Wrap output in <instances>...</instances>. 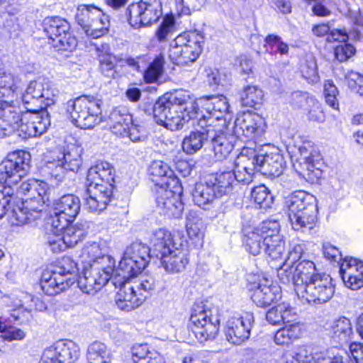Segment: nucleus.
<instances>
[{
	"mask_svg": "<svg viewBox=\"0 0 363 363\" xmlns=\"http://www.w3.org/2000/svg\"><path fill=\"white\" fill-rule=\"evenodd\" d=\"M130 280L136 291L138 293H143L146 296L155 289L156 286L155 279L149 275L142 276L138 280Z\"/></svg>",
	"mask_w": 363,
	"mask_h": 363,
	"instance_id": "nucleus-56",
	"label": "nucleus"
},
{
	"mask_svg": "<svg viewBox=\"0 0 363 363\" xmlns=\"http://www.w3.org/2000/svg\"><path fill=\"white\" fill-rule=\"evenodd\" d=\"M318 67L315 60L310 57L305 60L301 66L302 76L308 80V83H315L318 80Z\"/></svg>",
	"mask_w": 363,
	"mask_h": 363,
	"instance_id": "nucleus-57",
	"label": "nucleus"
},
{
	"mask_svg": "<svg viewBox=\"0 0 363 363\" xmlns=\"http://www.w3.org/2000/svg\"><path fill=\"white\" fill-rule=\"evenodd\" d=\"M101 99L91 95H82L67 102V111L72 123L82 129H92L102 120Z\"/></svg>",
	"mask_w": 363,
	"mask_h": 363,
	"instance_id": "nucleus-3",
	"label": "nucleus"
},
{
	"mask_svg": "<svg viewBox=\"0 0 363 363\" xmlns=\"http://www.w3.org/2000/svg\"><path fill=\"white\" fill-rule=\"evenodd\" d=\"M204 44L203 35L197 30L184 32L171 43L169 57L178 65L194 62L201 55Z\"/></svg>",
	"mask_w": 363,
	"mask_h": 363,
	"instance_id": "nucleus-4",
	"label": "nucleus"
},
{
	"mask_svg": "<svg viewBox=\"0 0 363 363\" xmlns=\"http://www.w3.org/2000/svg\"><path fill=\"white\" fill-rule=\"evenodd\" d=\"M13 195L14 191L11 186L0 184V219L11 208V204Z\"/></svg>",
	"mask_w": 363,
	"mask_h": 363,
	"instance_id": "nucleus-58",
	"label": "nucleus"
},
{
	"mask_svg": "<svg viewBox=\"0 0 363 363\" xmlns=\"http://www.w3.org/2000/svg\"><path fill=\"white\" fill-rule=\"evenodd\" d=\"M203 223L201 219L194 212H189L186 216V228L188 236L193 240H200L203 238L201 230Z\"/></svg>",
	"mask_w": 363,
	"mask_h": 363,
	"instance_id": "nucleus-49",
	"label": "nucleus"
},
{
	"mask_svg": "<svg viewBox=\"0 0 363 363\" xmlns=\"http://www.w3.org/2000/svg\"><path fill=\"white\" fill-rule=\"evenodd\" d=\"M75 19L87 36L99 38L109 26V17L94 5H80L77 9Z\"/></svg>",
	"mask_w": 363,
	"mask_h": 363,
	"instance_id": "nucleus-8",
	"label": "nucleus"
},
{
	"mask_svg": "<svg viewBox=\"0 0 363 363\" xmlns=\"http://www.w3.org/2000/svg\"><path fill=\"white\" fill-rule=\"evenodd\" d=\"M23 113L18 107H0V138L10 136L15 133V128Z\"/></svg>",
	"mask_w": 363,
	"mask_h": 363,
	"instance_id": "nucleus-30",
	"label": "nucleus"
},
{
	"mask_svg": "<svg viewBox=\"0 0 363 363\" xmlns=\"http://www.w3.org/2000/svg\"><path fill=\"white\" fill-rule=\"evenodd\" d=\"M318 207H310L305 212L289 217L292 228L303 233L312 234L318 222Z\"/></svg>",
	"mask_w": 363,
	"mask_h": 363,
	"instance_id": "nucleus-28",
	"label": "nucleus"
},
{
	"mask_svg": "<svg viewBox=\"0 0 363 363\" xmlns=\"http://www.w3.org/2000/svg\"><path fill=\"white\" fill-rule=\"evenodd\" d=\"M320 274L317 272L315 264L307 259L295 262L294 265L283 263L277 269L279 281L286 286L293 285L296 293L299 291L301 286L304 287L305 284L314 281L316 277Z\"/></svg>",
	"mask_w": 363,
	"mask_h": 363,
	"instance_id": "nucleus-5",
	"label": "nucleus"
},
{
	"mask_svg": "<svg viewBox=\"0 0 363 363\" xmlns=\"http://www.w3.org/2000/svg\"><path fill=\"white\" fill-rule=\"evenodd\" d=\"M257 119H259L258 116L252 113H243L235 120V125L243 132L247 137H251L257 130L258 125Z\"/></svg>",
	"mask_w": 363,
	"mask_h": 363,
	"instance_id": "nucleus-44",
	"label": "nucleus"
},
{
	"mask_svg": "<svg viewBox=\"0 0 363 363\" xmlns=\"http://www.w3.org/2000/svg\"><path fill=\"white\" fill-rule=\"evenodd\" d=\"M101 255L102 252L99 245L96 242H92L87 243L83 247L79 257L83 264V267L86 266L89 267L94 263V261L96 260Z\"/></svg>",
	"mask_w": 363,
	"mask_h": 363,
	"instance_id": "nucleus-51",
	"label": "nucleus"
},
{
	"mask_svg": "<svg viewBox=\"0 0 363 363\" xmlns=\"http://www.w3.org/2000/svg\"><path fill=\"white\" fill-rule=\"evenodd\" d=\"M113 184L86 182L85 206L91 212H101L113 199Z\"/></svg>",
	"mask_w": 363,
	"mask_h": 363,
	"instance_id": "nucleus-18",
	"label": "nucleus"
},
{
	"mask_svg": "<svg viewBox=\"0 0 363 363\" xmlns=\"http://www.w3.org/2000/svg\"><path fill=\"white\" fill-rule=\"evenodd\" d=\"M50 188L43 181L28 179L23 182L19 192L26 196L22 206H16L11 210V222L15 225H22L41 218L45 212L44 205L50 201Z\"/></svg>",
	"mask_w": 363,
	"mask_h": 363,
	"instance_id": "nucleus-2",
	"label": "nucleus"
},
{
	"mask_svg": "<svg viewBox=\"0 0 363 363\" xmlns=\"http://www.w3.org/2000/svg\"><path fill=\"white\" fill-rule=\"evenodd\" d=\"M258 159H259V155H257L255 152H251L250 155L241 152L235 161V166L241 170H248L254 174L255 172H259Z\"/></svg>",
	"mask_w": 363,
	"mask_h": 363,
	"instance_id": "nucleus-45",
	"label": "nucleus"
},
{
	"mask_svg": "<svg viewBox=\"0 0 363 363\" xmlns=\"http://www.w3.org/2000/svg\"><path fill=\"white\" fill-rule=\"evenodd\" d=\"M125 136L128 137L133 143L143 142L147 139V136L143 128L134 124L133 122H132L129 127Z\"/></svg>",
	"mask_w": 363,
	"mask_h": 363,
	"instance_id": "nucleus-64",
	"label": "nucleus"
},
{
	"mask_svg": "<svg viewBox=\"0 0 363 363\" xmlns=\"http://www.w3.org/2000/svg\"><path fill=\"white\" fill-rule=\"evenodd\" d=\"M129 23L132 27L140 28L156 23L162 16L160 0H141L128 7Z\"/></svg>",
	"mask_w": 363,
	"mask_h": 363,
	"instance_id": "nucleus-14",
	"label": "nucleus"
},
{
	"mask_svg": "<svg viewBox=\"0 0 363 363\" xmlns=\"http://www.w3.org/2000/svg\"><path fill=\"white\" fill-rule=\"evenodd\" d=\"M243 245L245 250L253 256L259 255L262 250L264 251L262 234L255 228L250 231H245Z\"/></svg>",
	"mask_w": 363,
	"mask_h": 363,
	"instance_id": "nucleus-41",
	"label": "nucleus"
},
{
	"mask_svg": "<svg viewBox=\"0 0 363 363\" xmlns=\"http://www.w3.org/2000/svg\"><path fill=\"white\" fill-rule=\"evenodd\" d=\"M355 53V48L350 44L340 45L335 49V55L340 62H345Z\"/></svg>",
	"mask_w": 363,
	"mask_h": 363,
	"instance_id": "nucleus-63",
	"label": "nucleus"
},
{
	"mask_svg": "<svg viewBox=\"0 0 363 363\" xmlns=\"http://www.w3.org/2000/svg\"><path fill=\"white\" fill-rule=\"evenodd\" d=\"M82 157L76 148L65 151L62 157L47 162L44 171L57 181L61 182L67 171L77 172L82 165Z\"/></svg>",
	"mask_w": 363,
	"mask_h": 363,
	"instance_id": "nucleus-17",
	"label": "nucleus"
},
{
	"mask_svg": "<svg viewBox=\"0 0 363 363\" xmlns=\"http://www.w3.org/2000/svg\"><path fill=\"white\" fill-rule=\"evenodd\" d=\"M258 163L259 164V172L272 177L280 176L286 165L285 160L279 150L264 155H259Z\"/></svg>",
	"mask_w": 363,
	"mask_h": 363,
	"instance_id": "nucleus-26",
	"label": "nucleus"
},
{
	"mask_svg": "<svg viewBox=\"0 0 363 363\" xmlns=\"http://www.w3.org/2000/svg\"><path fill=\"white\" fill-rule=\"evenodd\" d=\"M19 101L21 100L28 109L43 110L55 103L53 92H18Z\"/></svg>",
	"mask_w": 363,
	"mask_h": 363,
	"instance_id": "nucleus-32",
	"label": "nucleus"
},
{
	"mask_svg": "<svg viewBox=\"0 0 363 363\" xmlns=\"http://www.w3.org/2000/svg\"><path fill=\"white\" fill-rule=\"evenodd\" d=\"M70 223L67 222V225L62 229H56V230L60 233L69 247H72L85 238L86 226L84 223L71 224ZM52 228L55 230V228Z\"/></svg>",
	"mask_w": 363,
	"mask_h": 363,
	"instance_id": "nucleus-38",
	"label": "nucleus"
},
{
	"mask_svg": "<svg viewBox=\"0 0 363 363\" xmlns=\"http://www.w3.org/2000/svg\"><path fill=\"white\" fill-rule=\"evenodd\" d=\"M51 346L61 363H74L79 357V347L72 340H60Z\"/></svg>",
	"mask_w": 363,
	"mask_h": 363,
	"instance_id": "nucleus-34",
	"label": "nucleus"
},
{
	"mask_svg": "<svg viewBox=\"0 0 363 363\" xmlns=\"http://www.w3.org/2000/svg\"><path fill=\"white\" fill-rule=\"evenodd\" d=\"M52 233L45 235V245L54 253H59L65 250L69 246L66 244L60 232L52 228Z\"/></svg>",
	"mask_w": 363,
	"mask_h": 363,
	"instance_id": "nucleus-55",
	"label": "nucleus"
},
{
	"mask_svg": "<svg viewBox=\"0 0 363 363\" xmlns=\"http://www.w3.org/2000/svg\"><path fill=\"white\" fill-rule=\"evenodd\" d=\"M86 356L89 363H111L113 358L108 347L98 341L89 345Z\"/></svg>",
	"mask_w": 363,
	"mask_h": 363,
	"instance_id": "nucleus-40",
	"label": "nucleus"
},
{
	"mask_svg": "<svg viewBox=\"0 0 363 363\" xmlns=\"http://www.w3.org/2000/svg\"><path fill=\"white\" fill-rule=\"evenodd\" d=\"M55 272L65 278H74L78 272L77 264L68 256H65L60 262V265L57 267Z\"/></svg>",
	"mask_w": 363,
	"mask_h": 363,
	"instance_id": "nucleus-54",
	"label": "nucleus"
},
{
	"mask_svg": "<svg viewBox=\"0 0 363 363\" xmlns=\"http://www.w3.org/2000/svg\"><path fill=\"white\" fill-rule=\"evenodd\" d=\"M152 252L158 258L182 247L181 243L175 242L174 235L165 228L156 230L151 238Z\"/></svg>",
	"mask_w": 363,
	"mask_h": 363,
	"instance_id": "nucleus-25",
	"label": "nucleus"
},
{
	"mask_svg": "<svg viewBox=\"0 0 363 363\" xmlns=\"http://www.w3.org/2000/svg\"><path fill=\"white\" fill-rule=\"evenodd\" d=\"M96 49L98 52H104L106 54L100 60L102 72L108 77L116 78L117 75V72L115 70L116 57L108 54L109 51L108 45H101L100 47L96 45Z\"/></svg>",
	"mask_w": 363,
	"mask_h": 363,
	"instance_id": "nucleus-47",
	"label": "nucleus"
},
{
	"mask_svg": "<svg viewBox=\"0 0 363 363\" xmlns=\"http://www.w3.org/2000/svg\"><path fill=\"white\" fill-rule=\"evenodd\" d=\"M164 60L162 57L156 58L149 66L144 74V79L147 83H160V79L163 72Z\"/></svg>",
	"mask_w": 363,
	"mask_h": 363,
	"instance_id": "nucleus-53",
	"label": "nucleus"
},
{
	"mask_svg": "<svg viewBox=\"0 0 363 363\" xmlns=\"http://www.w3.org/2000/svg\"><path fill=\"white\" fill-rule=\"evenodd\" d=\"M255 229L259 231V234H262L263 240H266L267 238L274 239L273 238H275V235H281L279 234V224L277 221H264Z\"/></svg>",
	"mask_w": 363,
	"mask_h": 363,
	"instance_id": "nucleus-60",
	"label": "nucleus"
},
{
	"mask_svg": "<svg viewBox=\"0 0 363 363\" xmlns=\"http://www.w3.org/2000/svg\"><path fill=\"white\" fill-rule=\"evenodd\" d=\"M130 278H123L125 281L120 284L119 290L115 297L117 307L127 312L139 307L146 298L145 294L136 291Z\"/></svg>",
	"mask_w": 363,
	"mask_h": 363,
	"instance_id": "nucleus-20",
	"label": "nucleus"
},
{
	"mask_svg": "<svg viewBox=\"0 0 363 363\" xmlns=\"http://www.w3.org/2000/svg\"><path fill=\"white\" fill-rule=\"evenodd\" d=\"M318 207L316 199L304 191H294L285 197L284 207L289 217L305 212L308 208Z\"/></svg>",
	"mask_w": 363,
	"mask_h": 363,
	"instance_id": "nucleus-22",
	"label": "nucleus"
},
{
	"mask_svg": "<svg viewBox=\"0 0 363 363\" xmlns=\"http://www.w3.org/2000/svg\"><path fill=\"white\" fill-rule=\"evenodd\" d=\"M251 197L260 208H269L273 203V196L264 185L254 187L251 191Z\"/></svg>",
	"mask_w": 363,
	"mask_h": 363,
	"instance_id": "nucleus-50",
	"label": "nucleus"
},
{
	"mask_svg": "<svg viewBox=\"0 0 363 363\" xmlns=\"http://www.w3.org/2000/svg\"><path fill=\"white\" fill-rule=\"evenodd\" d=\"M114 169L106 161L96 162L88 170L86 182L113 184Z\"/></svg>",
	"mask_w": 363,
	"mask_h": 363,
	"instance_id": "nucleus-31",
	"label": "nucleus"
},
{
	"mask_svg": "<svg viewBox=\"0 0 363 363\" xmlns=\"http://www.w3.org/2000/svg\"><path fill=\"white\" fill-rule=\"evenodd\" d=\"M267 238L263 240L264 252L272 259L280 258L285 252V242L281 235H275V238Z\"/></svg>",
	"mask_w": 363,
	"mask_h": 363,
	"instance_id": "nucleus-48",
	"label": "nucleus"
},
{
	"mask_svg": "<svg viewBox=\"0 0 363 363\" xmlns=\"http://www.w3.org/2000/svg\"><path fill=\"white\" fill-rule=\"evenodd\" d=\"M190 328L196 338L203 342L213 340L219 330V320L213 317L211 308L203 303H195L191 309Z\"/></svg>",
	"mask_w": 363,
	"mask_h": 363,
	"instance_id": "nucleus-6",
	"label": "nucleus"
},
{
	"mask_svg": "<svg viewBox=\"0 0 363 363\" xmlns=\"http://www.w3.org/2000/svg\"><path fill=\"white\" fill-rule=\"evenodd\" d=\"M174 32V19L172 16H165L155 32L159 41H164Z\"/></svg>",
	"mask_w": 363,
	"mask_h": 363,
	"instance_id": "nucleus-59",
	"label": "nucleus"
},
{
	"mask_svg": "<svg viewBox=\"0 0 363 363\" xmlns=\"http://www.w3.org/2000/svg\"><path fill=\"white\" fill-rule=\"evenodd\" d=\"M254 322V315L250 312H245L239 317H231L225 328L226 340L235 345H242L250 338Z\"/></svg>",
	"mask_w": 363,
	"mask_h": 363,
	"instance_id": "nucleus-16",
	"label": "nucleus"
},
{
	"mask_svg": "<svg viewBox=\"0 0 363 363\" xmlns=\"http://www.w3.org/2000/svg\"><path fill=\"white\" fill-rule=\"evenodd\" d=\"M108 281L106 277H101L91 268L83 267L82 274L79 276L77 284L83 293L94 294L104 286Z\"/></svg>",
	"mask_w": 363,
	"mask_h": 363,
	"instance_id": "nucleus-29",
	"label": "nucleus"
},
{
	"mask_svg": "<svg viewBox=\"0 0 363 363\" xmlns=\"http://www.w3.org/2000/svg\"><path fill=\"white\" fill-rule=\"evenodd\" d=\"M196 120V127L184 136L182 143V150L186 155L199 152L213 136L212 118L201 116Z\"/></svg>",
	"mask_w": 363,
	"mask_h": 363,
	"instance_id": "nucleus-15",
	"label": "nucleus"
},
{
	"mask_svg": "<svg viewBox=\"0 0 363 363\" xmlns=\"http://www.w3.org/2000/svg\"><path fill=\"white\" fill-rule=\"evenodd\" d=\"M159 259L164 269L172 274L184 271L189 261L187 252L182 247L176 248Z\"/></svg>",
	"mask_w": 363,
	"mask_h": 363,
	"instance_id": "nucleus-27",
	"label": "nucleus"
},
{
	"mask_svg": "<svg viewBox=\"0 0 363 363\" xmlns=\"http://www.w3.org/2000/svg\"><path fill=\"white\" fill-rule=\"evenodd\" d=\"M208 179L218 198L229 194L233 188L234 174L232 172H223L208 175Z\"/></svg>",
	"mask_w": 363,
	"mask_h": 363,
	"instance_id": "nucleus-35",
	"label": "nucleus"
},
{
	"mask_svg": "<svg viewBox=\"0 0 363 363\" xmlns=\"http://www.w3.org/2000/svg\"><path fill=\"white\" fill-rule=\"evenodd\" d=\"M335 293V286L330 275L322 274L311 281L305 284V286L296 292L298 298L308 303L323 304L330 300Z\"/></svg>",
	"mask_w": 363,
	"mask_h": 363,
	"instance_id": "nucleus-12",
	"label": "nucleus"
},
{
	"mask_svg": "<svg viewBox=\"0 0 363 363\" xmlns=\"http://www.w3.org/2000/svg\"><path fill=\"white\" fill-rule=\"evenodd\" d=\"M340 272L347 287L357 290L363 286V262L346 257L341 262Z\"/></svg>",
	"mask_w": 363,
	"mask_h": 363,
	"instance_id": "nucleus-21",
	"label": "nucleus"
},
{
	"mask_svg": "<svg viewBox=\"0 0 363 363\" xmlns=\"http://www.w3.org/2000/svg\"><path fill=\"white\" fill-rule=\"evenodd\" d=\"M209 140H211L215 157L218 160L225 159L233 149L229 137L221 130H216L213 128V136Z\"/></svg>",
	"mask_w": 363,
	"mask_h": 363,
	"instance_id": "nucleus-36",
	"label": "nucleus"
},
{
	"mask_svg": "<svg viewBox=\"0 0 363 363\" xmlns=\"http://www.w3.org/2000/svg\"><path fill=\"white\" fill-rule=\"evenodd\" d=\"M296 161L302 169L301 174L309 180L320 177L322 157L318 149L311 143H303L298 149Z\"/></svg>",
	"mask_w": 363,
	"mask_h": 363,
	"instance_id": "nucleus-19",
	"label": "nucleus"
},
{
	"mask_svg": "<svg viewBox=\"0 0 363 363\" xmlns=\"http://www.w3.org/2000/svg\"><path fill=\"white\" fill-rule=\"evenodd\" d=\"M333 338L337 342H347L352 334V328L350 319L341 317L333 323L331 326Z\"/></svg>",
	"mask_w": 363,
	"mask_h": 363,
	"instance_id": "nucleus-43",
	"label": "nucleus"
},
{
	"mask_svg": "<svg viewBox=\"0 0 363 363\" xmlns=\"http://www.w3.org/2000/svg\"><path fill=\"white\" fill-rule=\"evenodd\" d=\"M149 173L152 177V180L155 184V188L160 186H167L170 180L179 179L173 170L166 162L161 160L153 161L149 167Z\"/></svg>",
	"mask_w": 363,
	"mask_h": 363,
	"instance_id": "nucleus-33",
	"label": "nucleus"
},
{
	"mask_svg": "<svg viewBox=\"0 0 363 363\" xmlns=\"http://www.w3.org/2000/svg\"><path fill=\"white\" fill-rule=\"evenodd\" d=\"M79 199L73 194L62 196L53 202L48 223L55 229H62L67 222H72L80 211Z\"/></svg>",
	"mask_w": 363,
	"mask_h": 363,
	"instance_id": "nucleus-13",
	"label": "nucleus"
},
{
	"mask_svg": "<svg viewBox=\"0 0 363 363\" xmlns=\"http://www.w3.org/2000/svg\"><path fill=\"white\" fill-rule=\"evenodd\" d=\"M208 111L228 112L230 106L223 95H211L196 99L194 95L182 92H165L155 103L153 108L155 121L166 128L179 130L185 124L202 116L199 106Z\"/></svg>",
	"mask_w": 363,
	"mask_h": 363,
	"instance_id": "nucleus-1",
	"label": "nucleus"
},
{
	"mask_svg": "<svg viewBox=\"0 0 363 363\" xmlns=\"http://www.w3.org/2000/svg\"><path fill=\"white\" fill-rule=\"evenodd\" d=\"M155 201L159 213L169 218L182 216L184 206L180 199L182 186L179 179H172L167 186L155 188Z\"/></svg>",
	"mask_w": 363,
	"mask_h": 363,
	"instance_id": "nucleus-7",
	"label": "nucleus"
},
{
	"mask_svg": "<svg viewBox=\"0 0 363 363\" xmlns=\"http://www.w3.org/2000/svg\"><path fill=\"white\" fill-rule=\"evenodd\" d=\"M192 196L194 203L203 208L212 203L216 198H218L208 177L206 178L204 182H199L195 184Z\"/></svg>",
	"mask_w": 363,
	"mask_h": 363,
	"instance_id": "nucleus-37",
	"label": "nucleus"
},
{
	"mask_svg": "<svg viewBox=\"0 0 363 363\" xmlns=\"http://www.w3.org/2000/svg\"><path fill=\"white\" fill-rule=\"evenodd\" d=\"M30 155L23 150L9 153L0 164V183L11 186L21 181L30 168Z\"/></svg>",
	"mask_w": 363,
	"mask_h": 363,
	"instance_id": "nucleus-10",
	"label": "nucleus"
},
{
	"mask_svg": "<svg viewBox=\"0 0 363 363\" xmlns=\"http://www.w3.org/2000/svg\"><path fill=\"white\" fill-rule=\"evenodd\" d=\"M109 123L131 124L133 122L132 116L128 110L123 107H117L113 108L108 116Z\"/></svg>",
	"mask_w": 363,
	"mask_h": 363,
	"instance_id": "nucleus-61",
	"label": "nucleus"
},
{
	"mask_svg": "<svg viewBox=\"0 0 363 363\" xmlns=\"http://www.w3.org/2000/svg\"><path fill=\"white\" fill-rule=\"evenodd\" d=\"M281 297V287L271 281H262L252 294V301L259 307H267Z\"/></svg>",
	"mask_w": 363,
	"mask_h": 363,
	"instance_id": "nucleus-23",
	"label": "nucleus"
},
{
	"mask_svg": "<svg viewBox=\"0 0 363 363\" xmlns=\"http://www.w3.org/2000/svg\"><path fill=\"white\" fill-rule=\"evenodd\" d=\"M325 351H313L311 347H301L296 353L298 363H322Z\"/></svg>",
	"mask_w": 363,
	"mask_h": 363,
	"instance_id": "nucleus-52",
	"label": "nucleus"
},
{
	"mask_svg": "<svg viewBox=\"0 0 363 363\" xmlns=\"http://www.w3.org/2000/svg\"><path fill=\"white\" fill-rule=\"evenodd\" d=\"M75 282L73 278H65L58 275L55 271L45 270L40 278V287L48 296H55L67 290Z\"/></svg>",
	"mask_w": 363,
	"mask_h": 363,
	"instance_id": "nucleus-24",
	"label": "nucleus"
},
{
	"mask_svg": "<svg viewBox=\"0 0 363 363\" xmlns=\"http://www.w3.org/2000/svg\"><path fill=\"white\" fill-rule=\"evenodd\" d=\"M32 113H23L15 128V133L22 139L36 137Z\"/></svg>",
	"mask_w": 363,
	"mask_h": 363,
	"instance_id": "nucleus-46",
	"label": "nucleus"
},
{
	"mask_svg": "<svg viewBox=\"0 0 363 363\" xmlns=\"http://www.w3.org/2000/svg\"><path fill=\"white\" fill-rule=\"evenodd\" d=\"M150 247L141 242H135L129 245L119 262L118 276L122 278L133 277L140 273L150 262Z\"/></svg>",
	"mask_w": 363,
	"mask_h": 363,
	"instance_id": "nucleus-9",
	"label": "nucleus"
},
{
	"mask_svg": "<svg viewBox=\"0 0 363 363\" xmlns=\"http://www.w3.org/2000/svg\"><path fill=\"white\" fill-rule=\"evenodd\" d=\"M43 26L54 48L59 50L72 51L77 47V40L70 33L69 24L65 19L58 16L47 17Z\"/></svg>",
	"mask_w": 363,
	"mask_h": 363,
	"instance_id": "nucleus-11",
	"label": "nucleus"
},
{
	"mask_svg": "<svg viewBox=\"0 0 363 363\" xmlns=\"http://www.w3.org/2000/svg\"><path fill=\"white\" fill-rule=\"evenodd\" d=\"M35 135H41L45 133L50 125V116L47 112L42 113H32Z\"/></svg>",
	"mask_w": 363,
	"mask_h": 363,
	"instance_id": "nucleus-62",
	"label": "nucleus"
},
{
	"mask_svg": "<svg viewBox=\"0 0 363 363\" xmlns=\"http://www.w3.org/2000/svg\"><path fill=\"white\" fill-rule=\"evenodd\" d=\"M116 262L114 259L108 255L102 254L94 263L89 267L96 273L101 277H106V281H108L115 269Z\"/></svg>",
	"mask_w": 363,
	"mask_h": 363,
	"instance_id": "nucleus-42",
	"label": "nucleus"
},
{
	"mask_svg": "<svg viewBox=\"0 0 363 363\" xmlns=\"http://www.w3.org/2000/svg\"><path fill=\"white\" fill-rule=\"evenodd\" d=\"M302 335V325L299 322L287 324L278 330L274 335V340L277 345H288L301 337Z\"/></svg>",
	"mask_w": 363,
	"mask_h": 363,
	"instance_id": "nucleus-39",
	"label": "nucleus"
}]
</instances>
